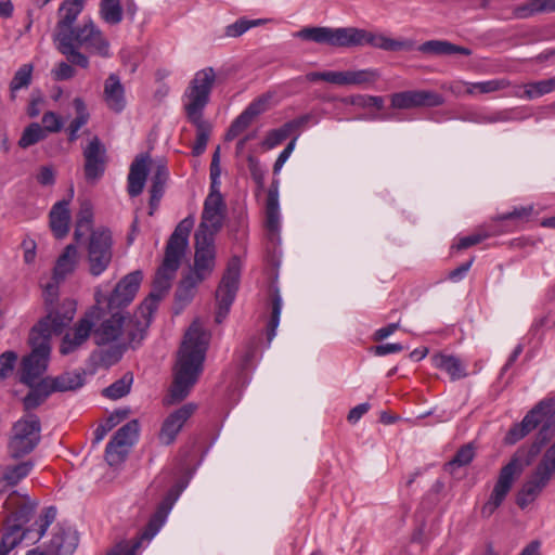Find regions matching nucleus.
<instances>
[{"label":"nucleus","mask_w":555,"mask_h":555,"mask_svg":"<svg viewBox=\"0 0 555 555\" xmlns=\"http://www.w3.org/2000/svg\"><path fill=\"white\" fill-rule=\"evenodd\" d=\"M151 318L140 313V307L131 314L116 312L105 318L98 306V313L93 326V341L95 345L108 346L112 362H117L127 348H135L143 340L150 326Z\"/></svg>","instance_id":"1"},{"label":"nucleus","mask_w":555,"mask_h":555,"mask_svg":"<svg viewBox=\"0 0 555 555\" xmlns=\"http://www.w3.org/2000/svg\"><path fill=\"white\" fill-rule=\"evenodd\" d=\"M210 335L195 321L184 335L175 369V378L164 404L181 402L190 393L203 370Z\"/></svg>","instance_id":"2"},{"label":"nucleus","mask_w":555,"mask_h":555,"mask_svg":"<svg viewBox=\"0 0 555 555\" xmlns=\"http://www.w3.org/2000/svg\"><path fill=\"white\" fill-rule=\"evenodd\" d=\"M297 37L334 48H353L370 46L388 52L410 51L414 42L408 39H392L380 33L358 27H306Z\"/></svg>","instance_id":"3"},{"label":"nucleus","mask_w":555,"mask_h":555,"mask_svg":"<svg viewBox=\"0 0 555 555\" xmlns=\"http://www.w3.org/2000/svg\"><path fill=\"white\" fill-rule=\"evenodd\" d=\"M69 46V48H63L60 42L55 49L72 64L81 68H88L90 65L89 57L80 51L81 48L104 59L112 56L108 39L91 18L76 27V30L70 35Z\"/></svg>","instance_id":"4"},{"label":"nucleus","mask_w":555,"mask_h":555,"mask_svg":"<svg viewBox=\"0 0 555 555\" xmlns=\"http://www.w3.org/2000/svg\"><path fill=\"white\" fill-rule=\"evenodd\" d=\"M541 425L537 441L532 444L530 453H539L541 447L550 440L555 431V408L554 401L543 400L531 409L522 418L521 423L515 424L506 434L505 442L514 444L521 440L529 433Z\"/></svg>","instance_id":"5"},{"label":"nucleus","mask_w":555,"mask_h":555,"mask_svg":"<svg viewBox=\"0 0 555 555\" xmlns=\"http://www.w3.org/2000/svg\"><path fill=\"white\" fill-rule=\"evenodd\" d=\"M37 506V502L26 494L12 492L4 503V507L11 513L5 530L0 540V555H9L25 538L23 526L27 524Z\"/></svg>","instance_id":"6"},{"label":"nucleus","mask_w":555,"mask_h":555,"mask_svg":"<svg viewBox=\"0 0 555 555\" xmlns=\"http://www.w3.org/2000/svg\"><path fill=\"white\" fill-rule=\"evenodd\" d=\"M216 78L212 67L203 68L194 74L182 96L186 117H203L204 109L210 101Z\"/></svg>","instance_id":"7"},{"label":"nucleus","mask_w":555,"mask_h":555,"mask_svg":"<svg viewBox=\"0 0 555 555\" xmlns=\"http://www.w3.org/2000/svg\"><path fill=\"white\" fill-rule=\"evenodd\" d=\"M555 475V442L545 451L528 480L517 494V504L525 508L532 503Z\"/></svg>","instance_id":"8"},{"label":"nucleus","mask_w":555,"mask_h":555,"mask_svg":"<svg viewBox=\"0 0 555 555\" xmlns=\"http://www.w3.org/2000/svg\"><path fill=\"white\" fill-rule=\"evenodd\" d=\"M182 258L165 250V257L156 271L153 288L149 297L140 305V313H145L152 319L158 302L169 292L171 283L181 264Z\"/></svg>","instance_id":"9"},{"label":"nucleus","mask_w":555,"mask_h":555,"mask_svg":"<svg viewBox=\"0 0 555 555\" xmlns=\"http://www.w3.org/2000/svg\"><path fill=\"white\" fill-rule=\"evenodd\" d=\"M31 352L23 359L21 382L27 386L38 384L46 372L50 359L51 345L44 337L30 332Z\"/></svg>","instance_id":"10"},{"label":"nucleus","mask_w":555,"mask_h":555,"mask_svg":"<svg viewBox=\"0 0 555 555\" xmlns=\"http://www.w3.org/2000/svg\"><path fill=\"white\" fill-rule=\"evenodd\" d=\"M40 421L35 414H28L17 421L9 442L11 456L17 459L30 453L40 440Z\"/></svg>","instance_id":"11"},{"label":"nucleus","mask_w":555,"mask_h":555,"mask_svg":"<svg viewBox=\"0 0 555 555\" xmlns=\"http://www.w3.org/2000/svg\"><path fill=\"white\" fill-rule=\"evenodd\" d=\"M528 464L529 461L522 463L518 456H514L505 466L501 468L499 478L493 487L490 498L481 507V515L483 517H490L503 503L507 493L511 491L514 481L522 473L524 467Z\"/></svg>","instance_id":"12"},{"label":"nucleus","mask_w":555,"mask_h":555,"mask_svg":"<svg viewBox=\"0 0 555 555\" xmlns=\"http://www.w3.org/2000/svg\"><path fill=\"white\" fill-rule=\"evenodd\" d=\"M89 272L93 276L101 275L109 266L113 258V238L107 229H96L90 234L88 242Z\"/></svg>","instance_id":"13"},{"label":"nucleus","mask_w":555,"mask_h":555,"mask_svg":"<svg viewBox=\"0 0 555 555\" xmlns=\"http://www.w3.org/2000/svg\"><path fill=\"white\" fill-rule=\"evenodd\" d=\"M240 276L241 260L237 256H234L229 260L227 269L216 291L218 310L215 320L217 323H221L230 311V307L233 304L238 289Z\"/></svg>","instance_id":"14"},{"label":"nucleus","mask_w":555,"mask_h":555,"mask_svg":"<svg viewBox=\"0 0 555 555\" xmlns=\"http://www.w3.org/2000/svg\"><path fill=\"white\" fill-rule=\"evenodd\" d=\"M47 315L31 330V333L44 337L50 341L53 334L61 333L69 324L76 313V301L69 298L64 299L54 307L47 310Z\"/></svg>","instance_id":"15"},{"label":"nucleus","mask_w":555,"mask_h":555,"mask_svg":"<svg viewBox=\"0 0 555 555\" xmlns=\"http://www.w3.org/2000/svg\"><path fill=\"white\" fill-rule=\"evenodd\" d=\"M98 313V305L90 308L72 327H69L60 344V353L69 356L83 348L90 337L93 338L94 320Z\"/></svg>","instance_id":"16"},{"label":"nucleus","mask_w":555,"mask_h":555,"mask_svg":"<svg viewBox=\"0 0 555 555\" xmlns=\"http://www.w3.org/2000/svg\"><path fill=\"white\" fill-rule=\"evenodd\" d=\"M86 0H63L57 9V22L53 33V42L56 47L69 48L70 35L76 30L75 23L83 11Z\"/></svg>","instance_id":"17"},{"label":"nucleus","mask_w":555,"mask_h":555,"mask_svg":"<svg viewBox=\"0 0 555 555\" xmlns=\"http://www.w3.org/2000/svg\"><path fill=\"white\" fill-rule=\"evenodd\" d=\"M139 429V422L132 420L115 433L105 449V460L111 466L125 460L130 448L138 440Z\"/></svg>","instance_id":"18"},{"label":"nucleus","mask_w":555,"mask_h":555,"mask_svg":"<svg viewBox=\"0 0 555 555\" xmlns=\"http://www.w3.org/2000/svg\"><path fill=\"white\" fill-rule=\"evenodd\" d=\"M216 266L215 238L211 234L195 233L194 266L190 271L199 279L206 280L211 275Z\"/></svg>","instance_id":"19"},{"label":"nucleus","mask_w":555,"mask_h":555,"mask_svg":"<svg viewBox=\"0 0 555 555\" xmlns=\"http://www.w3.org/2000/svg\"><path fill=\"white\" fill-rule=\"evenodd\" d=\"M444 103L441 94L430 90H409L393 93L390 105L396 109H411L417 107H437Z\"/></svg>","instance_id":"20"},{"label":"nucleus","mask_w":555,"mask_h":555,"mask_svg":"<svg viewBox=\"0 0 555 555\" xmlns=\"http://www.w3.org/2000/svg\"><path fill=\"white\" fill-rule=\"evenodd\" d=\"M223 207L221 194L218 191H211L205 199L202 221L196 233L211 234L215 238L216 233L222 227Z\"/></svg>","instance_id":"21"},{"label":"nucleus","mask_w":555,"mask_h":555,"mask_svg":"<svg viewBox=\"0 0 555 555\" xmlns=\"http://www.w3.org/2000/svg\"><path fill=\"white\" fill-rule=\"evenodd\" d=\"M85 176L88 181L99 180L105 171L106 149L98 137L91 139L83 150Z\"/></svg>","instance_id":"22"},{"label":"nucleus","mask_w":555,"mask_h":555,"mask_svg":"<svg viewBox=\"0 0 555 555\" xmlns=\"http://www.w3.org/2000/svg\"><path fill=\"white\" fill-rule=\"evenodd\" d=\"M143 280L142 271H133L124 276L115 286L112 295L108 298L109 308H120L129 305L139 291Z\"/></svg>","instance_id":"23"},{"label":"nucleus","mask_w":555,"mask_h":555,"mask_svg":"<svg viewBox=\"0 0 555 555\" xmlns=\"http://www.w3.org/2000/svg\"><path fill=\"white\" fill-rule=\"evenodd\" d=\"M196 406L192 403L184 404L171 414H169L163 422L162 428L158 434V440L164 446L171 444L185 422L192 416Z\"/></svg>","instance_id":"24"},{"label":"nucleus","mask_w":555,"mask_h":555,"mask_svg":"<svg viewBox=\"0 0 555 555\" xmlns=\"http://www.w3.org/2000/svg\"><path fill=\"white\" fill-rule=\"evenodd\" d=\"M310 118L311 116L306 114L285 122L280 128L270 130L262 142V146L267 150L274 149L288 137L295 133L298 134L297 132L309 122Z\"/></svg>","instance_id":"25"},{"label":"nucleus","mask_w":555,"mask_h":555,"mask_svg":"<svg viewBox=\"0 0 555 555\" xmlns=\"http://www.w3.org/2000/svg\"><path fill=\"white\" fill-rule=\"evenodd\" d=\"M79 538L75 529L60 527L53 533L48 545L50 555H73L78 546Z\"/></svg>","instance_id":"26"},{"label":"nucleus","mask_w":555,"mask_h":555,"mask_svg":"<svg viewBox=\"0 0 555 555\" xmlns=\"http://www.w3.org/2000/svg\"><path fill=\"white\" fill-rule=\"evenodd\" d=\"M103 99L111 111L120 113L125 109L127 104L125 88L116 74H111L105 79Z\"/></svg>","instance_id":"27"},{"label":"nucleus","mask_w":555,"mask_h":555,"mask_svg":"<svg viewBox=\"0 0 555 555\" xmlns=\"http://www.w3.org/2000/svg\"><path fill=\"white\" fill-rule=\"evenodd\" d=\"M50 228L56 238H63L69 231L70 210L69 201L55 203L49 214Z\"/></svg>","instance_id":"28"},{"label":"nucleus","mask_w":555,"mask_h":555,"mask_svg":"<svg viewBox=\"0 0 555 555\" xmlns=\"http://www.w3.org/2000/svg\"><path fill=\"white\" fill-rule=\"evenodd\" d=\"M149 163L150 157L141 155L131 164L128 175V193L130 196L135 197L142 193L147 177Z\"/></svg>","instance_id":"29"},{"label":"nucleus","mask_w":555,"mask_h":555,"mask_svg":"<svg viewBox=\"0 0 555 555\" xmlns=\"http://www.w3.org/2000/svg\"><path fill=\"white\" fill-rule=\"evenodd\" d=\"M193 225V217H186L181 220L168 240L166 251L183 258Z\"/></svg>","instance_id":"30"},{"label":"nucleus","mask_w":555,"mask_h":555,"mask_svg":"<svg viewBox=\"0 0 555 555\" xmlns=\"http://www.w3.org/2000/svg\"><path fill=\"white\" fill-rule=\"evenodd\" d=\"M379 78L373 68L337 72L336 86H369Z\"/></svg>","instance_id":"31"},{"label":"nucleus","mask_w":555,"mask_h":555,"mask_svg":"<svg viewBox=\"0 0 555 555\" xmlns=\"http://www.w3.org/2000/svg\"><path fill=\"white\" fill-rule=\"evenodd\" d=\"M431 363L436 369L444 371L452 380L464 378L467 375L465 364L455 356L436 353L431 357Z\"/></svg>","instance_id":"32"},{"label":"nucleus","mask_w":555,"mask_h":555,"mask_svg":"<svg viewBox=\"0 0 555 555\" xmlns=\"http://www.w3.org/2000/svg\"><path fill=\"white\" fill-rule=\"evenodd\" d=\"M78 263V251L75 245L69 244L65 247L64 251L57 258L54 270L53 279L63 281L66 275L74 272Z\"/></svg>","instance_id":"33"},{"label":"nucleus","mask_w":555,"mask_h":555,"mask_svg":"<svg viewBox=\"0 0 555 555\" xmlns=\"http://www.w3.org/2000/svg\"><path fill=\"white\" fill-rule=\"evenodd\" d=\"M43 380L51 392L76 390L83 385V378L77 372H65L56 377H44Z\"/></svg>","instance_id":"34"},{"label":"nucleus","mask_w":555,"mask_h":555,"mask_svg":"<svg viewBox=\"0 0 555 555\" xmlns=\"http://www.w3.org/2000/svg\"><path fill=\"white\" fill-rule=\"evenodd\" d=\"M417 49L424 54L433 55L463 54L468 56L472 54V51L468 48L456 46L444 40L425 41Z\"/></svg>","instance_id":"35"},{"label":"nucleus","mask_w":555,"mask_h":555,"mask_svg":"<svg viewBox=\"0 0 555 555\" xmlns=\"http://www.w3.org/2000/svg\"><path fill=\"white\" fill-rule=\"evenodd\" d=\"M168 179V169L165 165L158 164L151 178V199L150 206L151 208H156L158 205L163 194L166 181Z\"/></svg>","instance_id":"36"},{"label":"nucleus","mask_w":555,"mask_h":555,"mask_svg":"<svg viewBox=\"0 0 555 555\" xmlns=\"http://www.w3.org/2000/svg\"><path fill=\"white\" fill-rule=\"evenodd\" d=\"M266 225L267 229L273 238V236L279 235L280 233V209H279V198L278 194L274 192H269L267 198V207H266Z\"/></svg>","instance_id":"37"},{"label":"nucleus","mask_w":555,"mask_h":555,"mask_svg":"<svg viewBox=\"0 0 555 555\" xmlns=\"http://www.w3.org/2000/svg\"><path fill=\"white\" fill-rule=\"evenodd\" d=\"M99 15L108 25H118L124 18V10L120 0H101Z\"/></svg>","instance_id":"38"},{"label":"nucleus","mask_w":555,"mask_h":555,"mask_svg":"<svg viewBox=\"0 0 555 555\" xmlns=\"http://www.w3.org/2000/svg\"><path fill=\"white\" fill-rule=\"evenodd\" d=\"M93 206L90 201L85 199L80 203L79 211L76 218V228L74 236L79 241L92 227Z\"/></svg>","instance_id":"39"},{"label":"nucleus","mask_w":555,"mask_h":555,"mask_svg":"<svg viewBox=\"0 0 555 555\" xmlns=\"http://www.w3.org/2000/svg\"><path fill=\"white\" fill-rule=\"evenodd\" d=\"M73 105L76 112V117L69 124L68 139L69 141H75L78 138V131L89 121L90 114L87 109L86 103L81 98H75L73 101Z\"/></svg>","instance_id":"40"},{"label":"nucleus","mask_w":555,"mask_h":555,"mask_svg":"<svg viewBox=\"0 0 555 555\" xmlns=\"http://www.w3.org/2000/svg\"><path fill=\"white\" fill-rule=\"evenodd\" d=\"M203 279L189 272L180 282L177 292L176 299L182 305L189 304L195 295L196 287L203 282Z\"/></svg>","instance_id":"41"},{"label":"nucleus","mask_w":555,"mask_h":555,"mask_svg":"<svg viewBox=\"0 0 555 555\" xmlns=\"http://www.w3.org/2000/svg\"><path fill=\"white\" fill-rule=\"evenodd\" d=\"M30 390L27 396L23 399L25 411H31L42 404L47 398L52 393L49 390L46 382L41 379L38 384L29 386Z\"/></svg>","instance_id":"42"},{"label":"nucleus","mask_w":555,"mask_h":555,"mask_svg":"<svg viewBox=\"0 0 555 555\" xmlns=\"http://www.w3.org/2000/svg\"><path fill=\"white\" fill-rule=\"evenodd\" d=\"M555 11V0H530L528 3L518 5L513 13L517 18H527L535 13Z\"/></svg>","instance_id":"43"},{"label":"nucleus","mask_w":555,"mask_h":555,"mask_svg":"<svg viewBox=\"0 0 555 555\" xmlns=\"http://www.w3.org/2000/svg\"><path fill=\"white\" fill-rule=\"evenodd\" d=\"M188 120L196 128V141L193 147V153L195 155H199L206 149L210 133V126L203 117H188Z\"/></svg>","instance_id":"44"},{"label":"nucleus","mask_w":555,"mask_h":555,"mask_svg":"<svg viewBox=\"0 0 555 555\" xmlns=\"http://www.w3.org/2000/svg\"><path fill=\"white\" fill-rule=\"evenodd\" d=\"M33 468L34 463L31 461L22 462L14 466L7 467L2 478L9 486H15L26 478Z\"/></svg>","instance_id":"45"},{"label":"nucleus","mask_w":555,"mask_h":555,"mask_svg":"<svg viewBox=\"0 0 555 555\" xmlns=\"http://www.w3.org/2000/svg\"><path fill=\"white\" fill-rule=\"evenodd\" d=\"M509 86L507 79H491L469 83L468 95L488 94L503 90Z\"/></svg>","instance_id":"46"},{"label":"nucleus","mask_w":555,"mask_h":555,"mask_svg":"<svg viewBox=\"0 0 555 555\" xmlns=\"http://www.w3.org/2000/svg\"><path fill=\"white\" fill-rule=\"evenodd\" d=\"M553 91H555V77L525 85L524 96L532 100Z\"/></svg>","instance_id":"47"},{"label":"nucleus","mask_w":555,"mask_h":555,"mask_svg":"<svg viewBox=\"0 0 555 555\" xmlns=\"http://www.w3.org/2000/svg\"><path fill=\"white\" fill-rule=\"evenodd\" d=\"M47 137L46 130L38 122L30 124L22 133L18 145L22 149L29 147Z\"/></svg>","instance_id":"48"},{"label":"nucleus","mask_w":555,"mask_h":555,"mask_svg":"<svg viewBox=\"0 0 555 555\" xmlns=\"http://www.w3.org/2000/svg\"><path fill=\"white\" fill-rule=\"evenodd\" d=\"M31 74L33 65L30 64H24L17 69V72L14 74V77L10 82V91L12 99L15 98V92L17 90L29 86L31 81Z\"/></svg>","instance_id":"49"},{"label":"nucleus","mask_w":555,"mask_h":555,"mask_svg":"<svg viewBox=\"0 0 555 555\" xmlns=\"http://www.w3.org/2000/svg\"><path fill=\"white\" fill-rule=\"evenodd\" d=\"M132 384V376L125 375L120 379L113 383L111 386L106 387L103 390V396L109 399H119L126 396L130 391V387Z\"/></svg>","instance_id":"50"},{"label":"nucleus","mask_w":555,"mask_h":555,"mask_svg":"<svg viewBox=\"0 0 555 555\" xmlns=\"http://www.w3.org/2000/svg\"><path fill=\"white\" fill-rule=\"evenodd\" d=\"M282 311V299L279 294H275L272 298V312L268 324L267 338L271 343L276 335V328L280 323Z\"/></svg>","instance_id":"51"},{"label":"nucleus","mask_w":555,"mask_h":555,"mask_svg":"<svg viewBox=\"0 0 555 555\" xmlns=\"http://www.w3.org/2000/svg\"><path fill=\"white\" fill-rule=\"evenodd\" d=\"M253 118L248 116V114L243 111L231 124L227 134L225 140L231 141L235 139L238 134H241L245 129L249 127L253 122Z\"/></svg>","instance_id":"52"},{"label":"nucleus","mask_w":555,"mask_h":555,"mask_svg":"<svg viewBox=\"0 0 555 555\" xmlns=\"http://www.w3.org/2000/svg\"><path fill=\"white\" fill-rule=\"evenodd\" d=\"M253 118L248 116V114L243 111L231 124L227 134L225 140L231 141L235 139L238 134H241L245 129L249 127L253 122Z\"/></svg>","instance_id":"53"},{"label":"nucleus","mask_w":555,"mask_h":555,"mask_svg":"<svg viewBox=\"0 0 555 555\" xmlns=\"http://www.w3.org/2000/svg\"><path fill=\"white\" fill-rule=\"evenodd\" d=\"M261 22H262L261 20L249 21L246 18H241V20H237L235 23L228 25L225 27L224 34H225V36L232 37V38L240 37L244 33H246L249 28L260 25Z\"/></svg>","instance_id":"54"},{"label":"nucleus","mask_w":555,"mask_h":555,"mask_svg":"<svg viewBox=\"0 0 555 555\" xmlns=\"http://www.w3.org/2000/svg\"><path fill=\"white\" fill-rule=\"evenodd\" d=\"M475 456L474 448L470 444L463 446L455 453L454 457L447 464L449 469L453 467H462L468 465Z\"/></svg>","instance_id":"55"},{"label":"nucleus","mask_w":555,"mask_h":555,"mask_svg":"<svg viewBox=\"0 0 555 555\" xmlns=\"http://www.w3.org/2000/svg\"><path fill=\"white\" fill-rule=\"evenodd\" d=\"M68 60L67 62L57 63L51 70V74L56 81L68 80L76 75V70Z\"/></svg>","instance_id":"56"},{"label":"nucleus","mask_w":555,"mask_h":555,"mask_svg":"<svg viewBox=\"0 0 555 555\" xmlns=\"http://www.w3.org/2000/svg\"><path fill=\"white\" fill-rule=\"evenodd\" d=\"M270 94H262L261 96L254 100L244 111L255 119L258 115L264 113L268 109Z\"/></svg>","instance_id":"57"},{"label":"nucleus","mask_w":555,"mask_h":555,"mask_svg":"<svg viewBox=\"0 0 555 555\" xmlns=\"http://www.w3.org/2000/svg\"><path fill=\"white\" fill-rule=\"evenodd\" d=\"M490 236H491V234L487 231L477 232L472 235L461 237L453 247L459 250L466 249L470 246L481 243L482 241H485L486 238H488Z\"/></svg>","instance_id":"58"},{"label":"nucleus","mask_w":555,"mask_h":555,"mask_svg":"<svg viewBox=\"0 0 555 555\" xmlns=\"http://www.w3.org/2000/svg\"><path fill=\"white\" fill-rule=\"evenodd\" d=\"M17 354L14 351H5L0 356V379L12 373Z\"/></svg>","instance_id":"59"},{"label":"nucleus","mask_w":555,"mask_h":555,"mask_svg":"<svg viewBox=\"0 0 555 555\" xmlns=\"http://www.w3.org/2000/svg\"><path fill=\"white\" fill-rule=\"evenodd\" d=\"M55 517L56 509L53 506H50L44 509L43 514L36 522V525L38 526V539L44 535L47 529L54 521Z\"/></svg>","instance_id":"60"},{"label":"nucleus","mask_w":555,"mask_h":555,"mask_svg":"<svg viewBox=\"0 0 555 555\" xmlns=\"http://www.w3.org/2000/svg\"><path fill=\"white\" fill-rule=\"evenodd\" d=\"M298 139V134H295L294 138L289 141L286 147L280 153L274 165H273V173L278 175L283 168L284 164L287 162L293 151L295 150L296 142Z\"/></svg>","instance_id":"61"},{"label":"nucleus","mask_w":555,"mask_h":555,"mask_svg":"<svg viewBox=\"0 0 555 555\" xmlns=\"http://www.w3.org/2000/svg\"><path fill=\"white\" fill-rule=\"evenodd\" d=\"M43 129L48 132H59L63 127V121L59 115L53 112H47L42 116Z\"/></svg>","instance_id":"62"},{"label":"nucleus","mask_w":555,"mask_h":555,"mask_svg":"<svg viewBox=\"0 0 555 555\" xmlns=\"http://www.w3.org/2000/svg\"><path fill=\"white\" fill-rule=\"evenodd\" d=\"M60 282L61 281L56 282V280H53L52 282H49L43 288V298L47 306V310H49L50 307H54V305L56 304Z\"/></svg>","instance_id":"63"},{"label":"nucleus","mask_w":555,"mask_h":555,"mask_svg":"<svg viewBox=\"0 0 555 555\" xmlns=\"http://www.w3.org/2000/svg\"><path fill=\"white\" fill-rule=\"evenodd\" d=\"M140 543V541H135L132 544L127 541H122L108 552L107 555H134Z\"/></svg>","instance_id":"64"}]
</instances>
